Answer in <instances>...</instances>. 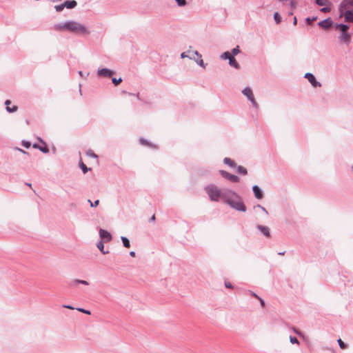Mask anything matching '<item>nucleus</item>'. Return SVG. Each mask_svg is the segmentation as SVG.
I'll return each instance as SVG.
<instances>
[{
    "label": "nucleus",
    "mask_w": 353,
    "mask_h": 353,
    "mask_svg": "<svg viewBox=\"0 0 353 353\" xmlns=\"http://www.w3.org/2000/svg\"><path fill=\"white\" fill-rule=\"evenodd\" d=\"M205 190L211 201L217 202L221 199L230 208L239 212L246 211V207L241 197L235 191L228 188L221 190L214 184L206 186Z\"/></svg>",
    "instance_id": "1"
},
{
    "label": "nucleus",
    "mask_w": 353,
    "mask_h": 353,
    "mask_svg": "<svg viewBox=\"0 0 353 353\" xmlns=\"http://www.w3.org/2000/svg\"><path fill=\"white\" fill-rule=\"evenodd\" d=\"M57 30H68L74 34H88L87 28L82 23L75 21H67L63 23H58L54 25Z\"/></svg>",
    "instance_id": "2"
},
{
    "label": "nucleus",
    "mask_w": 353,
    "mask_h": 353,
    "mask_svg": "<svg viewBox=\"0 0 353 353\" xmlns=\"http://www.w3.org/2000/svg\"><path fill=\"white\" fill-rule=\"evenodd\" d=\"M242 93L248 98V99L252 103L254 107L257 108L258 104L254 97L252 90L250 88L246 87L242 90Z\"/></svg>",
    "instance_id": "3"
},
{
    "label": "nucleus",
    "mask_w": 353,
    "mask_h": 353,
    "mask_svg": "<svg viewBox=\"0 0 353 353\" xmlns=\"http://www.w3.org/2000/svg\"><path fill=\"white\" fill-rule=\"evenodd\" d=\"M304 77L307 79L314 88L321 87V83L316 81L313 74L307 72Z\"/></svg>",
    "instance_id": "4"
},
{
    "label": "nucleus",
    "mask_w": 353,
    "mask_h": 353,
    "mask_svg": "<svg viewBox=\"0 0 353 353\" xmlns=\"http://www.w3.org/2000/svg\"><path fill=\"white\" fill-rule=\"evenodd\" d=\"M115 72L108 68H99L97 70V75L101 77H110L114 74Z\"/></svg>",
    "instance_id": "5"
},
{
    "label": "nucleus",
    "mask_w": 353,
    "mask_h": 353,
    "mask_svg": "<svg viewBox=\"0 0 353 353\" xmlns=\"http://www.w3.org/2000/svg\"><path fill=\"white\" fill-rule=\"evenodd\" d=\"M219 172L223 177L229 179L232 182H239V177L236 175L231 174L225 170H220Z\"/></svg>",
    "instance_id": "6"
},
{
    "label": "nucleus",
    "mask_w": 353,
    "mask_h": 353,
    "mask_svg": "<svg viewBox=\"0 0 353 353\" xmlns=\"http://www.w3.org/2000/svg\"><path fill=\"white\" fill-rule=\"evenodd\" d=\"M350 39L351 35L347 32V30H345V32H341L339 36V39L347 45L350 44Z\"/></svg>",
    "instance_id": "7"
},
{
    "label": "nucleus",
    "mask_w": 353,
    "mask_h": 353,
    "mask_svg": "<svg viewBox=\"0 0 353 353\" xmlns=\"http://www.w3.org/2000/svg\"><path fill=\"white\" fill-rule=\"evenodd\" d=\"M99 236L100 238L103 240L105 242H110L112 240L111 234L105 230L100 229L99 230Z\"/></svg>",
    "instance_id": "8"
},
{
    "label": "nucleus",
    "mask_w": 353,
    "mask_h": 353,
    "mask_svg": "<svg viewBox=\"0 0 353 353\" xmlns=\"http://www.w3.org/2000/svg\"><path fill=\"white\" fill-rule=\"evenodd\" d=\"M333 24L332 21L330 18L325 19L320 22H319L318 25L323 29H328Z\"/></svg>",
    "instance_id": "9"
},
{
    "label": "nucleus",
    "mask_w": 353,
    "mask_h": 353,
    "mask_svg": "<svg viewBox=\"0 0 353 353\" xmlns=\"http://www.w3.org/2000/svg\"><path fill=\"white\" fill-rule=\"evenodd\" d=\"M349 6H350V0H343L341 5H340V8H339V10H340V12H341V17L343 16V13L345 10H348L347 8H349Z\"/></svg>",
    "instance_id": "10"
},
{
    "label": "nucleus",
    "mask_w": 353,
    "mask_h": 353,
    "mask_svg": "<svg viewBox=\"0 0 353 353\" xmlns=\"http://www.w3.org/2000/svg\"><path fill=\"white\" fill-rule=\"evenodd\" d=\"M256 228L265 236L268 238L270 236V228L268 226L258 225Z\"/></svg>",
    "instance_id": "11"
},
{
    "label": "nucleus",
    "mask_w": 353,
    "mask_h": 353,
    "mask_svg": "<svg viewBox=\"0 0 353 353\" xmlns=\"http://www.w3.org/2000/svg\"><path fill=\"white\" fill-rule=\"evenodd\" d=\"M252 190H253V192L254 194V196L257 199H261L263 198V192H262V190H261V188L258 185H254L252 187Z\"/></svg>",
    "instance_id": "12"
},
{
    "label": "nucleus",
    "mask_w": 353,
    "mask_h": 353,
    "mask_svg": "<svg viewBox=\"0 0 353 353\" xmlns=\"http://www.w3.org/2000/svg\"><path fill=\"white\" fill-rule=\"evenodd\" d=\"M343 17L347 22L353 23V11L347 10L343 13Z\"/></svg>",
    "instance_id": "13"
},
{
    "label": "nucleus",
    "mask_w": 353,
    "mask_h": 353,
    "mask_svg": "<svg viewBox=\"0 0 353 353\" xmlns=\"http://www.w3.org/2000/svg\"><path fill=\"white\" fill-rule=\"evenodd\" d=\"M64 8H66L68 9L74 8L77 6V2L74 0L72 1H65L63 3Z\"/></svg>",
    "instance_id": "14"
},
{
    "label": "nucleus",
    "mask_w": 353,
    "mask_h": 353,
    "mask_svg": "<svg viewBox=\"0 0 353 353\" xmlns=\"http://www.w3.org/2000/svg\"><path fill=\"white\" fill-rule=\"evenodd\" d=\"M10 103H11V101L10 100H6L5 101V105H6V110L8 112H14L17 110L18 108L17 106L16 105H14L12 106V108H10Z\"/></svg>",
    "instance_id": "15"
},
{
    "label": "nucleus",
    "mask_w": 353,
    "mask_h": 353,
    "mask_svg": "<svg viewBox=\"0 0 353 353\" xmlns=\"http://www.w3.org/2000/svg\"><path fill=\"white\" fill-rule=\"evenodd\" d=\"M229 65L231 67H233L237 70L240 68V65L238 63V62L233 56L229 59Z\"/></svg>",
    "instance_id": "16"
},
{
    "label": "nucleus",
    "mask_w": 353,
    "mask_h": 353,
    "mask_svg": "<svg viewBox=\"0 0 353 353\" xmlns=\"http://www.w3.org/2000/svg\"><path fill=\"white\" fill-rule=\"evenodd\" d=\"M335 28L339 30L341 32H345L349 30V26L343 23H336Z\"/></svg>",
    "instance_id": "17"
},
{
    "label": "nucleus",
    "mask_w": 353,
    "mask_h": 353,
    "mask_svg": "<svg viewBox=\"0 0 353 353\" xmlns=\"http://www.w3.org/2000/svg\"><path fill=\"white\" fill-rule=\"evenodd\" d=\"M223 162L225 164L228 165V166H230L231 168L236 167L235 162L230 158H228V157L224 158Z\"/></svg>",
    "instance_id": "18"
},
{
    "label": "nucleus",
    "mask_w": 353,
    "mask_h": 353,
    "mask_svg": "<svg viewBox=\"0 0 353 353\" xmlns=\"http://www.w3.org/2000/svg\"><path fill=\"white\" fill-rule=\"evenodd\" d=\"M97 247L103 254H107L109 253L108 250H107V251L104 250V245H103V242L102 241H100L97 243Z\"/></svg>",
    "instance_id": "19"
},
{
    "label": "nucleus",
    "mask_w": 353,
    "mask_h": 353,
    "mask_svg": "<svg viewBox=\"0 0 353 353\" xmlns=\"http://www.w3.org/2000/svg\"><path fill=\"white\" fill-rule=\"evenodd\" d=\"M181 57L182 59H184V58H189L190 59H194V57L192 56L190 50H188L187 52H182L181 54Z\"/></svg>",
    "instance_id": "20"
},
{
    "label": "nucleus",
    "mask_w": 353,
    "mask_h": 353,
    "mask_svg": "<svg viewBox=\"0 0 353 353\" xmlns=\"http://www.w3.org/2000/svg\"><path fill=\"white\" fill-rule=\"evenodd\" d=\"M121 239L123 242V245L125 248H129L130 247V243L129 239L125 236H121Z\"/></svg>",
    "instance_id": "21"
},
{
    "label": "nucleus",
    "mask_w": 353,
    "mask_h": 353,
    "mask_svg": "<svg viewBox=\"0 0 353 353\" xmlns=\"http://www.w3.org/2000/svg\"><path fill=\"white\" fill-rule=\"evenodd\" d=\"M77 284H83V285H88L89 283L87 281H85V280L74 279L72 281V285H76Z\"/></svg>",
    "instance_id": "22"
},
{
    "label": "nucleus",
    "mask_w": 353,
    "mask_h": 353,
    "mask_svg": "<svg viewBox=\"0 0 353 353\" xmlns=\"http://www.w3.org/2000/svg\"><path fill=\"white\" fill-rule=\"evenodd\" d=\"M237 172L239 174H243V175H245L248 173L246 168H245L244 167H243L241 165H239L237 167Z\"/></svg>",
    "instance_id": "23"
},
{
    "label": "nucleus",
    "mask_w": 353,
    "mask_h": 353,
    "mask_svg": "<svg viewBox=\"0 0 353 353\" xmlns=\"http://www.w3.org/2000/svg\"><path fill=\"white\" fill-rule=\"evenodd\" d=\"M232 56L229 52H225L221 55V59H228L231 58Z\"/></svg>",
    "instance_id": "24"
},
{
    "label": "nucleus",
    "mask_w": 353,
    "mask_h": 353,
    "mask_svg": "<svg viewBox=\"0 0 353 353\" xmlns=\"http://www.w3.org/2000/svg\"><path fill=\"white\" fill-rule=\"evenodd\" d=\"M86 155L89 157H93L95 159H97L98 157L97 155L96 154H94V152L92 150H88L86 152Z\"/></svg>",
    "instance_id": "25"
},
{
    "label": "nucleus",
    "mask_w": 353,
    "mask_h": 353,
    "mask_svg": "<svg viewBox=\"0 0 353 353\" xmlns=\"http://www.w3.org/2000/svg\"><path fill=\"white\" fill-rule=\"evenodd\" d=\"M240 52L239 47L237 46L236 48H233L231 52V55L234 57L237 55Z\"/></svg>",
    "instance_id": "26"
},
{
    "label": "nucleus",
    "mask_w": 353,
    "mask_h": 353,
    "mask_svg": "<svg viewBox=\"0 0 353 353\" xmlns=\"http://www.w3.org/2000/svg\"><path fill=\"white\" fill-rule=\"evenodd\" d=\"M274 19L277 24L279 23L281 21V17L278 12L274 13Z\"/></svg>",
    "instance_id": "27"
},
{
    "label": "nucleus",
    "mask_w": 353,
    "mask_h": 353,
    "mask_svg": "<svg viewBox=\"0 0 353 353\" xmlns=\"http://www.w3.org/2000/svg\"><path fill=\"white\" fill-rule=\"evenodd\" d=\"M337 342L341 349H345L347 347V345L341 339H338Z\"/></svg>",
    "instance_id": "28"
},
{
    "label": "nucleus",
    "mask_w": 353,
    "mask_h": 353,
    "mask_svg": "<svg viewBox=\"0 0 353 353\" xmlns=\"http://www.w3.org/2000/svg\"><path fill=\"white\" fill-rule=\"evenodd\" d=\"M54 9L57 12H60L64 9L63 4L57 5L54 6Z\"/></svg>",
    "instance_id": "29"
},
{
    "label": "nucleus",
    "mask_w": 353,
    "mask_h": 353,
    "mask_svg": "<svg viewBox=\"0 0 353 353\" xmlns=\"http://www.w3.org/2000/svg\"><path fill=\"white\" fill-rule=\"evenodd\" d=\"M112 83L115 85H119L120 83L122 82V79L120 77L119 79H117V78H112Z\"/></svg>",
    "instance_id": "30"
},
{
    "label": "nucleus",
    "mask_w": 353,
    "mask_h": 353,
    "mask_svg": "<svg viewBox=\"0 0 353 353\" xmlns=\"http://www.w3.org/2000/svg\"><path fill=\"white\" fill-rule=\"evenodd\" d=\"M179 6H185L187 4L186 0H175Z\"/></svg>",
    "instance_id": "31"
},
{
    "label": "nucleus",
    "mask_w": 353,
    "mask_h": 353,
    "mask_svg": "<svg viewBox=\"0 0 353 353\" xmlns=\"http://www.w3.org/2000/svg\"><path fill=\"white\" fill-rule=\"evenodd\" d=\"M316 3L320 6H325L327 3L326 0H316Z\"/></svg>",
    "instance_id": "32"
},
{
    "label": "nucleus",
    "mask_w": 353,
    "mask_h": 353,
    "mask_svg": "<svg viewBox=\"0 0 353 353\" xmlns=\"http://www.w3.org/2000/svg\"><path fill=\"white\" fill-rule=\"evenodd\" d=\"M196 63L203 68H205V64L204 63L203 60L202 59V57H199V61H196Z\"/></svg>",
    "instance_id": "33"
},
{
    "label": "nucleus",
    "mask_w": 353,
    "mask_h": 353,
    "mask_svg": "<svg viewBox=\"0 0 353 353\" xmlns=\"http://www.w3.org/2000/svg\"><path fill=\"white\" fill-rule=\"evenodd\" d=\"M80 166L83 173H86L88 171V168L83 163H81L80 164Z\"/></svg>",
    "instance_id": "34"
},
{
    "label": "nucleus",
    "mask_w": 353,
    "mask_h": 353,
    "mask_svg": "<svg viewBox=\"0 0 353 353\" xmlns=\"http://www.w3.org/2000/svg\"><path fill=\"white\" fill-rule=\"evenodd\" d=\"M290 341L292 343H296V344H299V341L297 340V339L295 337V336H290Z\"/></svg>",
    "instance_id": "35"
},
{
    "label": "nucleus",
    "mask_w": 353,
    "mask_h": 353,
    "mask_svg": "<svg viewBox=\"0 0 353 353\" xmlns=\"http://www.w3.org/2000/svg\"><path fill=\"white\" fill-rule=\"evenodd\" d=\"M88 201L90 203L91 207H96L99 203V200H96L94 203H92L90 199H88Z\"/></svg>",
    "instance_id": "36"
},
{
    "label": "nucleus",
    "mask_w": 353,
    "mask_h": 353,
    "mask_svg": "<svg viewBox=\"0 0 353 353\" xmlns=\"http://www.w3.org/2000/svg\"><path fill=\"white\" fill-rule=\"evenodd\" d=\"M316 19H317V17H312V18L307 17V18L306 19V21L307 22V23H308V24H311V23H312V21H316Z\"/></svg>",
    "instance_id": "37"
},
{
    "label": "nucleus",
    "mask_w": 353,
    "mask_h": 353,
    "mask_svg": "<svg viewBox=\"0 0 353 353\" xmlns=\"http://www.w3.org/2000/svg\"><path fill=\"white\" fill-rule=\"evenodd\" d=\"M256 208H258L261 209V210H262V212H263L266 215H268V211L266 210V209H265L264 207H263L262 205H257L256 206Z\"/></svg>",
    "instance_id": "38"
},
{
    "label": "nucleus",
    "mask_w": 353,
    "mask_h": 353,
    "mask_svg": "<svg viewBox=\"0 0 353 353\" xmlns=\"http://www.w3.org/2000/svg\"><path fill=\"white\" fill-rule=\"evenodd\" d=\"M140 143L143 145H149V143L147 140L143 139V138H141L140 140H139Z\"/></svg>",
    "instance_id": "39"
},
{
    "label": "nucleus",
    "mask_w": 353,
    "mask_h": 353,
    "mask_svg": "<svg viewBox=\"0 0 353 353\" xmlns=\"http://www.w3.org/2000/svg\"><path fill=\"white\" fill-rule=\"evenodd\" d=\"M39 149L43 153H48L49 152V149L47 147H40Z\"/></svg>",
    "instance_id": "40"
},
{
    "label": "nucleus",
    "mask_w": 353,
    "mask_h": 353,
    "mask_svg": "<svg viewBox=\"0 0 353 353\" xmlns=\"http://www.w3.org/2000/svg\"><path fill=\"white\" fill-rule=\"evenodd\" d=\"M331 9L329 7H323L321 9V11L323 12H330Z\"/></svg>",
    "instance_id": "41"
},
{
    "label": "nucleus",
    "mask_w": 353,
    "mask_h": 353,
    "mask_svg": "<svg viewBox=\"0 0 353 353\" xmlns=\"http://www.w3.org/2000/svg\"><path fill=\"white\" fill-rule=\"evenodd\" d=\"M191 54H192V55H196L197 57H201V54L197 51V50H194V51H191Z\"/></svg>",
    "instance_id": "42"
},
{
    "label": "nucleus",
    "mask_w": 353,
    "mask_h": 353,
    "mask_svg": "<svg viewBox=\"0 0 353 353\" xmlns=\"http://www.w3.org/2000/svg\"><path fill=\"white\" fill-rule=\"evenodd\" d=\"M63 307L65 309H81V307H74L70 305H63Z\"/></svg>",
    "instance_id": "43"
},
{
    "label": "nucleus",
    "mask_w": 353,
    "mask_h": 353,
    "mask_svg": "<svg viewBox=\"0 0 353 353\" xmlns=\"http://www.w3.org/2000/svg\"><path fill=\"white\" fill-rule=\"evenodd\" d=\"M225 285L227 288H232V285L229 282H225Z\"/></svg>",
    "instance_id": "44"
},
{
    "label": "nucleus",
    "mask_w": 353,
    "mask_h": 353,
    "mask_svg": "<svg viewBox=\"0 0 353 353\" xmlns=\"http://www.w3.org/2000/svg\"><path fill=\"white\" fill-rule=\"evenodd\" d=\"M23 145L26 148H28L30 146V143L29 142H23Z\"/></svg>",
    "instance_id": "45"
},
{
    "label": "nucleus",
    "mask_w": 353,
    "mask_h": 353,
    "mask_svg": "<svg viewBox=\"0 0 353 353\" xmlns=\"http://www.w3.org/2000/svg\"><path fill=\"white\" fill-rule=\"evenodd\" d=\"M79 311L82 312H83L85 314H89V315L91 314L90 310H79Z\"/></svg>",
    "instance_id": "46"
},
{
    "label": "nucleus",
    "mask_w": 353,
    "mask_h": 353,
    "mask_svg": "<svg viewBox=\"0 0 353 353\" xmlns=\"http://www.w3.org/2000/svg\"><path fill=\"white\" fill-rule=\"evenodd\" d=\"M259 300H260V303H261V307H265V302H264V301L263 299H260V298H259Z\"/></svg>",
    "instance_id": "47"
},
{
    "label": "nucleus",
    "mask_w": 353,
    "mask_h": 353,
    "mask_svg": "<svg viewBox=\"0 0 353 353\" xmlns=\"http://www.w3.org/2000/svg\"><path fill=\"white\" fill-rule=\"evenodd\" d=\"M130 255L132 257H134V256H135V255H136L135 252H134V251H131V252H130Z\"/></svg>",
    "instance_id": "48"
},
{
    "label": "nucleus",
    "mask_w": 353,
    "mask_h": 353,
    "mask_svg": "<svg viewBox=\"0 0 353 353\" xmlns=\"http://www.w3.org/2000/svg\"><path fill=\"white\" fill-rule=\"evenodd\" d=\"M296 23H297V19H296V17H295L294 18L293 24H294V25H296Z\"/></svg>",
    "instance_id": "49"
},
{
    "label": "nucleus",
    "mask_w": 353,
    "mask_h": 353,
    "mask_svg": "<svg viewBox=\"0 0 353 353\" xmlns=\"http://www.w3.org/2000/svg\"><path fill=\"white\" fill-rule=\"evenodd\" d=\"M350 6L353 8V0H350Z\"/></svg>",
    "instance_id": "50"
},
{
    "label": "nucleus",
    "mask_w": 353,
    "mask_h": 353,
    "mask_svg": "<svg viewBox=\"0 0 353 353\" xmlns=\"http://www.w3.org/2000/svg\"><path fill=\"white\" fill-rule=\"evenodd\" d=\"M33 148H40V147H39L37 144H34V145H33Z\"/></svg>",
    "instance_id": "51"
},
{
    "label": "nucleus",
    "mask_w": 353,
    "mask_h": 353,
    "mask_svg": "<svg viewBox=\"0 0 353 353\" xmlns=\"http://www.w3.org/2000/svg\"><path fill=\"white\" fill-rule=\"evenodd\" d=\"M193 60H194V61L196 63V61H199V57H197V59H195L194 57V59H192Z\"/></svg>",
    "instance_id": "52"
},
{
    "label": "nucleus",
    "mask_w": 353,
    "mask_h": 353,
    "mask_svg": "<svg viewBox=\"0 0 353 353\" xmlns=\"http://www.w3.org/2000/svg\"><path fill=\"white\" fill-rule=\"evenodd\" d=\"M79 74L81 77H83V76L82 71H79Z\"/></svg>",
    "instance_id": "53"
},
{
    "label": "nucleus",
    "mask_w": 353,
    "mask_h": 353,
    "mask_svg": "<svg viewBox=\"0 0 353 353\" xmlns=\"http://www.w3.org/2000/svg\"><path fill=\"white\" fill-rule=\"evenodd\" d=\"M151 221H154L155 220V216L153 215L152 217H151Z\"/></svg>",
    "instance_id": "54"
},
{
    "label": "nucleus",
    "mask_w": 353,
    "mask_h": 353,
    "mask_svg": "<svg viewBox=\"0 0 353 353\" xmlns=\"http://www.w3.org/2000/svg\"><path fill=\"white\" fill-rule=\"evenodd\" d=\"M18 150H19L20 152H23V153H24V154H26V152L24 150H23L22 149H18Z\"/></svg>",
    "instance_id": "55"
},
{
    "label": "nucleus",
    "mask_w": 353,
    "mask_h": 353,
    "mask_svg": "<svg viewBox=\"0 0 353 353\" xmlns=\"http://www.w3.org/2000/svg\"><path fill=\"white\" fill-rule=\"evenodd\" d=\"M81 85L80 84L79 85V92H80V93H81Z\"/></svg>",
    "instance_id": "56"
},
{
    "label": "nucleus",
    "mask_w": 353,
    "mask_h": 353,
    "mask_svg": "<svg viewBox=\"0 0 353 353\" xmlns=\"http://www.w3.org/2000/svg\"><path fill=\"white\" fill-rule=\"evenodd\" d=\"M279 254H280V255H283V254H284V252H280V253H279Z\"/></svg>",
    "instance_id": "57"
},
{
    "label": "nucleus",
    "mask_w": 353,
    "mask_h": 353,
    "mask_svg": "<svg viewBox=\"0 0 353 353\" xmlns=\"http://www.w3.org/2000/svg\"><path fill=\"white\" fill-rule=\"evenodd\" d=\"M27 185L31 187L32 185L31 183H27Z\"/></svg>",
    "instance_id": "58"
},
{
    "label": "nucleus",
    "mask_w": 353,
    "mask_h": 353,
    "mask_svg": "<svg viewBox=\"0 0 353 353\" xmlns=\"http://www.w3.org/2000/svg\"><path fill=\"white\" fill-rule=\"evenodd\" d=\"M137 97L138 99L139 98V94H137Z\"/></svg>",
    "instance_id": "59"
}]
</instances>
